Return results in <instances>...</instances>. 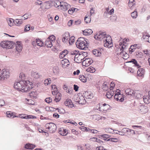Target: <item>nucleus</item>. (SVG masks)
<instances>
[{
	"label": "nucleus",
	"mask_w": 150,
	"mask_h": 150,
	"mask_svg": "<svg viewBox=\"0 0 150 150\" xmlns=\"http://www.w3.org/2000/svg\"><path fill=\"white\" fill-rule=\"evenodd\" d=\"M31 84V83L28 80H21L15 83L14 87L15 89L19 90L22 92H27L33 88Z\"/></svg>",
	"instance_id": "nucleus-1"
},
{
	"label": "nucleus",
	"mask_w": 150,
	"mask_h": 150,
	"mask_svg": "<svg viewBox=\"0 0 150 150\" xmlns=\"http://www.w3.org/2000/svg\"><path fill=\"white\" fill-rule=\"evenodd\" d=\"M87 39H85L83 38H79L76 43L77 47L81 50H85L87 48L86 44L87 43Z\"/></svg>",
	"instance_id": "nucleus-2"
},
{
	"label": "nucleus",
	"mask_w": 150,
	"mask_h": 150,
	"mask_svg": "<svg viewBox=\"0 0 150 150\" xmlns=\"http://www.w3.org/2000/svg\"><path fill=\"white\" fill-rule=\"evenodd\" d=\"M94 38L98 40H102L103 39L108 38V39H110V37L109 35H107L105 32H99L94 36Z\"/></svg>",
	"instance_id": "nucleus-3"
},
{
	"label": "nucleus",
	"mask_w": 150,
	"mask_h": 150,
	"mask_svg": "<svg viewBox=\"0 0 150 150\" xmlns=\"http://www.w3.org/2000/svg\"><path fill=\"white\" fill-rule=\"evenodd\" d=\"M46 129L51 133L55 132L57 129V126L54 123L50 122L47 123L45 126Z\"/></svg>",
	"instance_id": "nucleus-4"
},
{
	"label": "nucleus",
	"mask_w": 150,
	"mask_h": 150,
	"mask_svg": "<svg viewBox=\"0 0 150 150\" xmlns=\"http://www.w3.org/2000/svg\"><path fill=\"white\" fill-rule=\"evenodd\" d=\"M14 42L13 41H2L0 45L1 47L3 48H12Z\"/></svg>",
	"instance_id": "nucleus-5"
},
{
	"label": "nucleus",
	"mask_w": 150,
	"mask_h": 150,
	"mask_svg": "<svg viewBox=\"0 0 150 150\" xmlns=\"http://www.w3.org/2000/svg\"><path fill=\"white\" fill-rule=\"evenodd\" d=\"M125 92L127 95L133 96L137 98H139L140 96V95L139 93L138 94V91H134L133 90L131 89H126L125 91Z\"/></svg>",
	"instance_id": "nucleus-6"
},
{
	"label": "nucleus",
	"mask_w": 150,
	"mask_h": 150,
	"mask_svg": "<svg viewBox=\"0 0 150 150\" xmlns=\"http://www.w3.org/2000/svg\"><path fill=\"white\" fill-rule=\"evenodd\" d=\"M10 72L9 70L4 69L1 71V80L7 79L9 76Z\"/></svg>",
	"instance_id": "nucleus-7"
},
{
	"label": "nucleus",
	"mask_w": 150,
	"mask_h": 150,
	"mask_svg": "<svg viewBox=\"0 0 150 150\" xmlns=\"http://www.w3.org/2000/svg\"><path fill=\"white\" fill-rule=\"evenodd\" d=\"M74 100L76 102L81 104H84L86 102L83 96H80L78 95L75 96H74Z\"/></svg>",
	"instance_id": "nucleus-8"
},
{
	"label": "nucleus",
	"mask_w": 150,
	"mask_h": 150,
	"mask_svg": "<svg viewBox=\"0 0 150 150\" xmlns=\"http://www.w3.org/2000/svg\"><path fill=\"white\" fill-rule=\"evenodd\" d=\"M93 62V60L91 58H87L83 61L82 65L83 66L88 67Z\"/></svg>",
	"instance_id": "nucleus-9"
},
{
	"label": "nucleus",
	"mask_w": 150,
	"mask_h": 150,
	"mask_svg": "<svg viewBox=\"0 0 150 150\" xmlns=\"http://www.w3.org/2000/svg\"><path fill=\"white\" fill-rule=\"evenodd\" d=\"M70 5L67 3L62 1L60 8L63 11H66L70 8Z\"/></svg>",
	"instance_id": "nucleus-10"
},
{
	"label": "nucleus",
	"mask_w": 150,
	"mask_h": 150,
	"mask_svg": "<svg viewBox=\"0 0 150 150\" xmlns=\"http://www.w3.org/2000/svg\"><path fill=\"white\" fill-rule=\"evenodd\" d=\"M104 45L105 47L108 48H110L112 46V42L111 41V38L108 39L106 38L104 40Z\"/></svg>",
	"instance_id": "nucleus-11"
},
{
	"label": "nucleus",
	"mask_w": 150,
	"mask_h": 150,
	"mask_svg": "<svg viewBox=\"0 0 150 150\" xmlns=\"http://www.w3.org/2000/svg\"><path fill=\"white\" fill-rule=\"evenodd\" d=\"M70 37V34L69 32H66L64 35V37L62 38V41L64 43H67L68 42L69 38Z\"/></svg>",
	"instance_id": "nucleus-12"
},
{
	"label": "nucleus",
	"mask_w": 150,
	"mask_h": 150,
	"mask_svg": "<svg viewBox=\"0 0 150 150\" xmlns=\"http://www.w3.org/2000/svg\"><path fill=\"white\" fill-rule=\"evenodd\" d=\"M139 109L140 112L142 114L148 112V110L147 106L143 105L140 106Z\"/></svg>",
	"instance_id": "nucleus-13"
},
{
	"label": "nucleus",
	"mask_w": 150,
	"mask_h": 150,
	"mask_svg": "<svg viewBox=\"0 0 150 150\" xmlns=\"http://www.w3.org/2000/svg\"><path fill=\"white\" fill-rule=\"evenodd\" d=\"M103 51V49L98 50H95L93 51V54L96 56H100Z\"/></svg>",
	"instance_id": "nucleus-14"
},
{
	"label": "nucleus",
	"mask_w": 150,
	"mask_h": 150,
	"mask_svg": "<svg viewBox=\"0 0 150 150\" xmlns=\"http://www.w3.org/2000/svg\"><path fill=\"white\" fill-rule=\"evenodd\" d=\"M65 105L70 108H72L73 106V104L71 99H68L64 102Z\"/></svg>",
	"instance_id": "nucleus-15"
},
{
	"label": "nucleus",
	"mask_w": 150,
	"mask_h": 150,
	"mask_svg": "<svg viewBox=\"0 0 150 150\" xmlns=\"http://www.w3.org/2000/svg\"><path fill=\"white\" fill-rule=\"evenodd\" d=\"M83 34L84 35H88L91 34L93 31L91 29H86L83 31Z\"/></svg>",
	"instance_id": "nucleus-16"
},
{
	"label": "nucleus",
	"mask_w": 150,
	"mask_h": 150,
	"mask_svg": "<svg viewBox=\"0 0 150 150\" xmlns=\"http://www.w3.org/2000/svg\"><path fill=\"white\" fill-rule=\"evenodd\" d=\"M45 45L48 47H51L52 46V42L50 39H47L45 42Z\"/></svg>",
	"instance_id": "nucleus-17"
},
{
	"label": "nucleus",
	"mask_w": 150,
	"mask_h": 150,
	"mask_svg": "<svg viewBox=\"0 0 150 150\" xmlns=\"http://www.w3.org/2000/svg\"><path fill=\"white\" fill-rule=\"evenodd\" d=\"M84 94V96L87 99H91L93 97V94L90 92H86Z\"/></svg>",
	"instance_id": "nucleus-18"
},
{
	"label": "nucleus",
	"mask_w": 150,
	"mask_h": 150,
	"mask_svg": "<svg viewBox=\"0 0 150 150\" xmlns=\"http://www.w3.org/2000/svg\"><path fill=\"white\" fill-rule=\"evenodd\" d=\"M31 76L35 79H38L40 78L41 75L40 74H38L37 72L32 71L31 72Z\"/></svg>",
	"instance_id": "nucleus-19"
},
{
	"label": "nucleus",
	"mask_w": 150,
	"mask_h": 150,
	"mask_svg": "<svg viewBox=\"0 0 150 150\" xmlns=\"http://www.w3.org/2000/svg\"><path fill=\"white\" fill-rule=\"evenodd\" d=\"M144 72L145 70L144 69H139L137 71V74L139 76L143 77Z\"/></svg>",
	"instance_id": "nucleus-20"
},
{
	"label": "nucleus",
	"mask_w": 150,
	"mask_h": 150,
	"mask_svg": "<svg viewBox=\"0 0 150 150\" xmlns=\"http://www.w3.org/2000/svg\"><path fill=\"white\" fill-rule=\"evenodd\" d=\"M6 115L8 117L13 118L14 117H18V116H16L14 115V113L12 112L11 111H8L6 112Z\"/></svg>",
	"instance_id": "nucleus-21"
},
{
	"label": "nucleus",
	"mask_w": 150,
	"mask_h": 150,
	"mask_svg": "<svg viewBox=\"0 0 150 150\" xmlns=\"http://www.w3.org/2000/svg\"><path fill=\"white\" fill-rule=\"evenodd\" d=\"M114 92L112 90H110L106 93V96L108 98H111L114 95Z\"/></svg>",
	"instance_id": "nucleus-22"
},
{
	"label": "nucleus",
	"mask_w": 150,
	"mask_h": 150,
	"mask_svg": "<svg viewBox=\"0 0 150 150\" xmlns=\"http://www.w3.org/2000/svg\"><path fill=\"white\" fill-rule=\"evenodd\" d=\"M99 138L103 139L105 140H106L108 139V138L110 137V136L109 135L106 134H103L99 136Z\"/></svg>",
	"instance_id": "nucleus-23"
},
{
	"label": "nucleus",
	"mask_w": 150,
	"mask_h": 150,
	"mask_svg": "<svg viewBox=\"0 0 150 150\" xmlns=\"http://www.w3.org/2000/svg\"><path fill=\"white\" fill-rule=\"evenodd\" d=\"M59 132L60 134L63 136H66L67 134L66 130L63 128L59 129Z\"/></svg>",
	"instance_id": "nucleus-24"
},
{
	"label": "nucleus",
	"mask_w": 150,
	"mask_h": 150,
	"mask_svg": "<svg viewBox=\"0 0 150 150\" xmlns=\"http://www.w3.org/2000/svg\"><path fill=\"white\" fill-rule=\"evenodd\" d=\"M129 62L132 63L134 64V66L137 67V68H139L140 67V66L137 63V61L135 59H133Z\"/></svg>",
	"instance_id": "nucleus-25"
},
{
	"label": "nucleus",
	"mask_w": 150,
	"mask_h": 150,
	"mask_svg": "<svg viewBox=\"0 0 150 150\" xmlns=\"http://www.w3.org/2000/svg\"><path fill=\"white\" fill-rule=\"evenodd\" d=\"M35 147V145L30 144H26L25 146V148L28 149H33Z\"/></svg>",
	"instance_id": "nucleus-26"
},
{
	"label": "nucleus",
	"mask_w": 150,
	"mask_h": 150,
	"mask_svg": "<svg viewBox=\"0 0 150 150\" xmlns=\"http://www.w3.org/2000/svg\"><path fill=\"white\" fill-rule=\"evenodd\" d=\"M61 94L60 93L58 92L57 93L54 99L55 101L56 102H59L60 100L61 99Z\"/></svg>",
	"instance_id": "nucleus-27"
},
{
	"label": "nucleus",
	"mask_w": 150,
	"mask_h": 150,
	"mask_svg": "<svg viewBox=\"0 0 150 150\" xmlns=\"http://www.w3.org/2000/svg\"><path fill=\"white\" fill-rule=\"evenodd\" d=\"M29 96L33 98H36L37 96V92L36 91H31L29 93Z\"/></svg>",
	"instance_id": "nucleus-28"
},
{
	"label": "nucleus",
	"mask_w": 150,
	"mask_h": 150,
	"mask_svg": "<svg viewBox=\"0 0 150 150\" xmlns=\"http://www.w3.org/2000/svg\"><path fill=\"white\" fill-rule=\"evenodd\" d=\"M23 23L22 20L21 19H16L14 21V23L16 25L19 26L21 24Z\"/></svg>",
	"instance_id": "nucleus-29"
},
{
	"label": "nucleus",
	"mask_w": 150,
	"mask_h": 150,
	"mask_svg": "<svg viewBox=\"0 0 150 150\" xmlns=\"http://www.w3.org/2000/svg\"><path fill=\"white\" fill-rule=\"evenodd\" d=\"M61 63L62 65L66 66L69 65V61L67 59H64L61 61Z\"/></svg>",
	"instance_id": "nucleus-30"
},
{
	"label": "nucleus",
	"mask_w": 150,
	"mask_h": 150,
	"mask_svg": "<svg viewBox=\"0 0 150 150\" xmlns=\"http://www.w3.org/2000/svg\"><path fill=\"white\" fill-rule=\"evenodd\" d=\"M78 10H79L77 8H72L69 9L68 10V12L69 13V14H73V13H74V11L77 12Z\"/></svg>",
	"instance_id": "nucleus-31"
},
{
	"label": "nucleus",
	"mask_w": 150,
	"mask_h": 150,
	"mask_svg": "<svg viewBox=\"0 0 150 150\" xmlns=\"http://www.w3.org/2000/svg\"><path fill=\"white\" fill-rule=\"evenodd\" d=\"M22 49V45L17 44L16 45V50L18 52H20Z\"/></svg>",
	"instance_id": "nucleus-32"
},
{
	"label": "nucleus",
	"mask_w": 150,
	"mask_h": 150,
	"mask_svg": "<svg viewBox=\"0 0 150 150\" xmlns=\"http://www.w3.org/2000/svg\"><path fill=\"white\" fill-rule=\"evenodd\" d=\"M102 109L103 111H106L107 110H108L109 108V105H106L104 103L102 106Z\"/></svg>",
	"instance_id": "nucleus-33"
},
{
	"label": "nucleus",
	"mask_w": 150,
	"mask_h": 150,
	"mask_svg": "<svg viewBox=\"0 0 150 150\" xmlns=\"http://www.w3.org/2000/svg\"><path fill=\"white\" fill-rule=\"evenodd\" d=\"M14 21L13 19L9 18L7 20V23L10 26H12L13 25V23H14Z\"/></svg>",
	"instance_id": "nucleus-34"
},
{
	"label": "nucleus",
	"mask_w": 150,
	"mask_h": 150,
	"mask_svg": "<svg viewBox=\"0 0 150 150\" xmlns=\"http://www.w3.org/2000/svg\"><path fill=\"white\" fill-rule=\"evenodd\" d=\"M75 37L73 36H71L70 38H69V43L70 45H71L74 42Z\"/></svg>",
	"instance_id": "nucleus-35"
},
{
	"label": "nucleus",
	"mask_w": 150,
	"mask_h": 150,
	"mask_svg": "<svg viewBox=\"0 0 150 150\" xmlns=\"http://www.w3.org/2000/svg\"><path fill=\"white\" fill-rule=\"evenodd\" d=\"M132 17L134 19L136 18L137 16V11H134L131 14Z\"/></svg>",
	"instance_id": "nucleus-36"
},
{
	"label": "nucleus",
	"mask_w": 150,
	"mask_h": 150,
	"mask_svg": "<svg viewBox=\"0 0 150 150\" xmlns=\"http://www.w3.org/2000/svg\"><path fill=\"white\" fill-rule=\"evenodd\" d=\"M61 4L62 2H60L59 1H56V2H55L54 4V6L56 8L59 7L60 8Z\"/></svg>",
	"instance_id": "nucleus-37"
},
{
	"label": "nucleus",
	"mask_w": 150,
	"mask_h": 150,
	"mask_svg": "<svg viewBox=\"0 0 150 150\" xmlns=\"http://www.w3.org/2000/svg\"><path fill=\"white\" fill-rule=\"evenodd\" d=\"M36 40L38 43V46L42 47L44 45V44L42 42V41L40 39H36Z\"/></svg>",
	"instance_id": "nucleus-38"
},
{
	"label": "nucleus",
	"mask_w": 150,
	"mask_h": 150,
	"mask_svg": "<svg viewBox=\"0 0 150 150\" xmlns=\"http://www.w3.org/2000/svg\"><path fill=\"white\" fill-rule=\"evenodd\" d=\"M79 79L81 81L83 82H85L86 81V79L85 77L83 75H80V76Z\"/></svg>",
	"instance_id": "nucleus-39"
},
{
	"label": "nucleus",
	"mask_w": 150,
	"mask_h": 150,
	"mask_svg": "<svg viewBox=\"0 0 150 150\" xmlns=\"http://www.w3.org/2000/svg\"><path fill=\"white\" fill-rule=\"evenodd\" d=\"M81 56H79V57L77 59H74L75 62L77 63H79L82 62V60L81 59Z\"/></svg>",
	"instance_id": "nucleus-40"
},
{
	"label": "nucleus",
	"mask_w": 150,
	"mask_h": 150,
	"mask_svg": "<svg viewBox=\"0 0 150 150\" xmlns=\"http://www.w3.org/2000/svg\"><path fill=\"white\" fill-rule=\"evenodd\" d=\"M88 71V72H91V73H93L95 71V69L93 67H90L89 68H88L87 69Z\"/></svg>",
	"instance_id": "nucleus-41"
},
{
	"label": "nucleus",
	"mask_w": 150,
	"mask_h": 150,
	"mask_svg": "<svg viewBox=\"0 0 150 150\" xmlns=\"http://www.w3.org/2000/svg\"><path fill=\"white\" fill-rule=\"evenodd\" d=\"M51 82V80L50 78L47 79L45 80L44 83L45 85L50 84Z\"/></svg>",
	"instance_id": "nucleus-42"
},
{
	"label": "nucleus",
	"mask_w": 150,
	"mask_h": 150,
	"mask_svg": "<svg viewBox=\"0 0 150 150\" xmlns=\"http://www.w3.org/2000/svg\"><path fill=\"white\" fill-rule=\"evenodd\" d=\"M53 72L55 74H57L59 72V69L57 67H54L53 69Z\"/></svg>",
	"instance_id": "nucleus-43"
},
{
	"label": "nucleus",
	"mask_w": 150,
	"mask_h": 150,
	"mask_svg": "<svg viewBox=\"0 0 150 150\" xmlns=\"http://www.w3.org/2000/svg\"><path fill=\"white\" fill-rule=\"evenodd\" d=\"M84 21L86 23H88L90 22L91 18L90 17H88L87 16H85L84 18Z\"/></svg>",
	"instance_id": "nucleus-44"
},
{
	"label": "nucleus",
	"mask_w": 150,
	"mask_h": 150,
	"mask_svg": "<svg viewBox=\"0 0 150 150\" xmlns=\"http://www.w3.org/2000/svg\"><path fill=\"white\" fill-rule=\"evenodd\" d=\"M119 45L121 46V45H122L123 47H125L127 49L128 48V44L125 42V41H123L121 43V42L119 43Z\"/></svg>",
	"instance_id": "nucleus-45"
},
{
	"label": "nucleus",
	"mask_w": 150,
	"mask_h": 150,
	"mask_svg": "<svg viewBox=\"0 0 150 150\" xmlns=\"http://www.w3.org/2000/svg\"><path fill=\"white\" fill-rule=\"evenodd\" d=\"M19 77L21 79V80H23V81H24V80L26 78V76L23 73H21L20 74Z\"/></svg>",
	"instance_id": "nucleus-46"
},
{
	"label": "nucleus",
	"mask_w": 150,
	"mask_h": 150,
	"mask_svg": "<svg viewBox=\"0 0 150 150\" xmlns=\"http://www.w3.org/2000/svg\"><path fill=\"white\" fill-rule=\"evenodd\" d=\"M117 140L118 139L117 138H110L108 139L107 141L114 142H117Z\"/></svg>",
	"instance_id": "nucleus-47"
},
{
	"label": "nucleus",
	"mask_w": 150,
	"mask_h": 150,
	"mask_svg": "<svg viewBox=\"0 0 150 150\" xmlns=\"http://www.w3.org/2000/svg\"><path fill=\"white\" fill-rule=\"evenodd\" d=\"M149 35H143L142 37V38L145 41L147 42L148 38Z\"/></svg>",
	"instance_id": "nucleus-48"
},
{
	"label": "nucleus",
	"mask_w": 150,
	"mask_h": 150,
	"mask_svg": "<svg viewBox=\"0 0 150 150\" xmlns=\"http://www.w3.org/2000/svg\"><path fill=\"white\" fill-rule=\"evenodd\" d=\"M47 39H50L51 41L52 42L55 40V37L54 35H52L49 37Z\"/></svg>",
	"instance_id": "nucleus-49"
},
{
	"label": "nucleus",
	"mask_w": 150,
	"mask_h": 150,
	"mask_svg": "<svg viewBox=\"0 0 150 150\" xmlns=\"http://www.w3.org/2000/svg\"><path fill=\"white\" fill-rule=\"evenodd\" d=\"M36 117L32 115H26V119H33L35 118Z\"/></svg>",
	"instance_id": "nucleus-50"
},
{
	"label": "nucleus",
	"mask_w": 150,
	"mask_h": 150,
	"mask_svg": "<svg viewBox=\"0 0 150 150\" xmlns=\"http://www.w3.org/2000/svg\"><path fill=\"white\" fill-rule=\"evenodd\" d=\"M30 29V25H26L24 31H29Z\"/></svg>",
	"instance_id": "nucleus-51"
},
{
	"label": "nucleus",
	"mask_w": 150,
	"mask_h": 150,
	"mask_svg": "<svg viewBox=\"0 0 150 150\" xmlns=\"http://www.w3.org/2000/svg\"><path fill=\"white\" fill-rule=\"evenodd\" d=\"M45 101L48 103H50L52 101V99L50 97L46 98L45 100Z\"/></svg>",
	"instance_id": "nucleus-52"
},
{
	"label": "nucleus",
	"mask_w": 150,
	"mask_h": 150,
	"mask_svg": "<svg viewBox=\"0 0 150 150\" xmlns=\"http://www.w3.org/2000/svg\"><path fill=\"white\" fill-rule=\"evenodd\" d=\"M19 117L21 118L25 119L26 118V114H22L19 115Z\"/></svg>",
	"instance_id": "nucleus-53"
},
{
	"label": "nucleus",
	"mask_w": 150,
	"mask_h": 150,
	"mask_svg": "<svg viewBox=\"0 0 150 150\" xmlns=\"http://www.w3.org/2000/svg\"><path fill=\"white\" fill-rule=\"evenodd\" d=\"M115 86V84H114V83L113 82H112L111 83V84L110 86V90H112L113 89V88Z\"/></svg>",
	"instance_id": "nucleus-54"
},
{
	"label": "nucleus",
	"mask_w": 150,
	"mask_h": 150,
	"mask_svg": "<svg viewBox=\"0 0 150 150\" xmlns=\"http://www.w3.org/2000/svg\"><path fill=\"white\" fill-rule=\"evenodd\" d=\"M120 46L121 47H119V48H120V51H124L126 49H127V48H126V47H123L122 45H121V46Z\"/></svg>",
	"instance_id": "nucleus-55"
},
{
	"label": "nucleus",
	"mask_w": 150,
	"mask_h": 150,
	"mask_svg": "<svg viewBox=\"0 0 150 150\" xmlns=\"http://www.w3.org/2000/svg\"><path fill=\"white\" fill-rule=\"evenodd\" d=\"M79 52H78V51L74 50L73 51H72L71 53V55H75L77 54L78 53H79Z\"/></svg>",
	"instance_id": "nucleus-56"
},
{
	"label": "nucleus",
	"mask_w": 150,
	"mask_h": 150,
	"mask_svg": "<svg viewBox=\"0 0 150 150\" xmlns=\"http://www.w3.org/2000/svg\"><path fill=\"white\" fill-rule=\"evenodd\" d=\"M57 110H58V111L60 113H64L65 112V110L64 109L62 108L61 109H59L58 108H57Z\"/></svg>",
	"instance_id": "nucleus-57"
},
{
	"label": "nucleus",
	"mask_w": 150,
	"mask_h": 150,
	"mask_svg": "<svg viewBox=\"0 0 150 150\" xmlns=\"http://www.w3.org/2000/svg\"><path fill=\"white\" fill-rule=\"evenodd\" d=\"M68 89H67V90H66V92L69 93H71L73 91V89L72 88H68Z\"/></svg>",
	"instance_id": "nucleus-58"
},
{
	"label": "nucleus",
	"mask_w": 150,
	"mask_h": 150,
	"mask_svg": "<svg viewBox=\"0 0 150 150\" xmlns=\"http://www.w3.org/2000/svg\"><path fill=\"white\" fill-rule=\"evenodd\" d=\"M80 129L82 131H86V129H87V127L82 126L79 127Z\"/></svg>",
	"instance_id": "nucleus-59"
},
{
	"label": "nucleus",
	"mask_w": 150,
	"mask_h": 150,
	"mask_svg": "<svg viewBox=\"0 0 150 150\" xmlns=\"http://www.w3.org/2000/svg\"><path fill=\"white\" fill-rule=\"evenodd\" d=\"M5 104V102L4 100H0V106H2L4 105Z\"/></svg>",
	"instance_id": "nucleus-60"
},
{
	"label": "nucleus",
	"mask_w": 150,
	"mask_h": 150,
	"mask_svg": "<svg viewBox=\"0 0 150 150\" xmlns=\"http://www.w3.org/2000/svg\"><path fill=\"white\" fill-rule=\"evenodd\" d=\"M78 150H83V146L81 145H78L77 146Z\"/></svg>",
	"instance_id": "nucleus-61"
},
{
	"label": "nucleus",
	"mask_w": 150,
	"mask_h": 150,
	"mask_svg": "<svg viewBox=\"0 0 150 150\" xmlns=\"http://www.w3.org/2000/svg\"><path fill=\"white\" fill-rule=\"evenodd\" d=\"M32 44L34 46H36L37 45H38V43L37 42L36 40L33 41Z\"/></svg>",
	"instance_id": "nucleus-62"
},
{
	"label": "nucleus",
	"mask_w": 150,
	"mask_h": 150,
	"mask_svg": "<svg viewBox=\"0 0 150 150\" xmlns=\"http://www.w3.org/2000/svg\"><path fill=\"white\" fill-rule=\"evenodd\" d=\"M136 55L138 57H141L143 56L141 52H138L137 53Z\"/></svg>",
	"instance_id": "nucleus-63"
},
{
	"label": "nucleus",
	"mask_w": 150,
	"mask_h": 150,
	"mask_svg": "<svg viewBox=\"0 0 150 150\" xmlns=\"http://www.w3.org/2000/svg\"><path fill=\"white\" fill-rule=\"evenodd\" d=\"M95 10H93V8H92L90 10V13L91 16L92 15V14L94 13Z\"/></svg>",
	"instance_id": "nucleus-64"
}]
</instances>
